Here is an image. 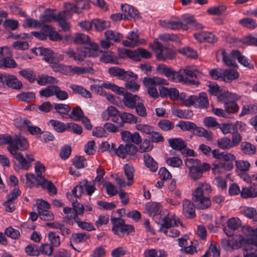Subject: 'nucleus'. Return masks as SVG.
Returning a JSON list of instances; mask_svg holds the SVG:
<instances>
[{
    "label": "nucleus",
    "mask_w": 257,
    "mask_h": 257,
    "mask_svg": "<svg viewBox=\"0 0 257 257\" xmlns=\"http://www.w3.org/2000/svg\"><path fill=\"white\" fill-rule=\"evenodd\" d=\"M211 192L210 185L206 182L199 183L192 192L193 201L199 209H205L209 207L211 202L209 195Z\"/></svg>",
    "instance_id": "obj_1"
},
{
    "label": "nucleus",
    "mask_w": 257,
    "mask_h": 257,
    "mask_svg": "<svg viewBox=\"0 0 257 257\" xmlns=\"http://www.w3.org/2000/svg\"><path fill=\"white\" fill-rule=\"evenodd\" d=\"M242 230L246 236L243 240V257H257V228L245 226Z\"/></svg>",
    "instance_id": "obj_2"
},
{
    "label": "nucleus",
    "mask_w": 257,
    "mask_h": 257,
    "mask_svg": "<svg viewBox=\"0 0 257 257\" xmlns=\"http://www.w3.org/2000/svg\"><path fill=\"white\" fill-rule=\"evenodd\" d=\"M90 48L85 46L78 47L76 50L69 48L65 50V53L69 58L77 62H82L87 56L95 57L98 55L99 46L95 43L89 44Z\"/></svg>",
    "instance_id": "obj_3"
},
{
    "label": "nucleus",
    "mask_w": 257,
    "mask_h": 257,
    "mask_svg": "<svg viewBox=\"0 0 257 257\" xmlns=\"http://www.w3.org/2000/svg\"><path fill=\"white\" fill-rule=\"evenodd\" d=\"M28 147L29 143L27 140L22 136H16L14 138L12 144L8 147L9 152L18 161L21 168L26 170H27L29 167L26 161V158L21 153H17V151L18 150L24 151Z\"/></svg>",
    "instance_id": "obj_4"
},
{
    "label": "nucleus",
    "mask_w": 257,
    "mask_h": 257,
    "mask_svg": "<svg viewBox=\"0 0 257 257\" xmlns=\"http://www.w3.org/2000/svg\"><path fill=\"white\" fill-rule=\"evenodd\" d=\"M201 73L196 69L193 70L188 68H182L177 71L176 82H181L186 85L198 84V78Z\"/></svg>",
    "instance_id": "obj_5"
},
{
    "label": "nucleus",
    "mask_w": 257,
    "mask_h": 257,
    "mask_svg": "<svg viewBox=\"0 0 257 257\" xmlns=\"http://www.w3.org/2000/svg\"><path fill=\"white\" fill-rule=\"evenodd\" d=\"M35 170L38 175L39 184L43 189H47L50 194L55 195L57 194V188L51 181L46 180L42 174L45 171V166L39 161L35 163Z\"/></svg>",
    "instance_id": "obj_6"
},
{
    "label": "nucleus",
    "mask_w": 257,
    "mask_h": 257,
    "mask_svg": "<svg viewBox=\"0 0 257 257\" xmlns=\"http://www.w3.org/2000/svg\"><path fill=\"white\" fill-rule=\"evenodd\" d=\"M15 126L21 130H26L32 135H37L42 133V130L38 126L34 125L29 120L18 117L14 120Z\"/></svg>",
    "instance_id": "obj_7"
},
{
    "label": "nucleus",
    "mask_w": 257,
    "mask_h": 257,
    "mask_svg": "<svg viewBox=\"0 0 257 257\" xmlns=\"http://www.w3.org/2000/svg\"><path fill=\"white\" fill-rule=\"evenodd\" d=\"M187 105H193L195 107L202 108H206L209 106V102L207 94L204 92H201L199 95H192L185 100Z\"/></svg>",
    "instance_id": "obj_8"
},
{
    "label": "nucleus",
    "mask_w": 257,
    "mask_h": 257,
    "mask_svg": "<svg viewBox=\"0 0 257 257\" xmlns=\"http://www.w3.org/2000/svg\"><path fill=\"white\" fill-rule=\"evenodd\" d=\"M162 220L163 223L161 225L159 231L178 226V224L180 223L178 218L167 210L165 211Z\"/></svg>",
    "instance_id": "obj_9"
},
{
    "label": "nucleus",
    "mask_w": 257,
    "mask_h": 257,
    "mask_svg": "<svg viewBox=\"0 0 257 257\" xmlns=\"http://www.w3.org/2000/svg\"><path fill=\"white\" fill-rule=\"evenodd\" d=\"M138 148L133 144H121L116 149L115 153L120 158H125L127 155L130 156L134 155L137 152Z\"/></svg>",
    "instance_id": "obj_10"
},
{
    "label": "nucleus",
    "mask_w": 257,
    "mask_h": 257,
    "mask_svg": "<svg viewBox=\"0 0 257 257\" xmlns=\"http://www.w3.org/2000/svg\"><path fill=\"white\" fill-rule=\"evenodd\" d=\"M233 168V165L232 162H222L217 160L213 164L212 170L213 174L217 175L224 174L226 171H230Z\"/></svg>",
    "instance_id": "obj_11"
},
{
    "label": "nucleus",
    "mask_w": 257,
    "mask_h": 257,
    "mask_svg": "<svg viewBox=\"0 0 257 257\" xmlns=\"http://www.w3.org/2000/svg\"><path fill=\"white\" fill-rule=\"evenodd\" d=\"M193 35L195 39L200 42L214 43L217 41V37L213 34L206 31L195 33Z\"/></svg>",
    "instance_id": "obj_12"
},
{
    "label": "nucleus",
    "mask_w": 257,
    "mask_h": 257,
    "mask_svg": "<svg viewBox=\"0 0 257 257\" xmlns=\"http://www.w3.org/2000/svg\"><path fill=\"white\" fill-rule=\"evenodd\" d=\"M182 213L188 218L195 217V208L193 203L187 199H184L182 202Z\"/></svg>",
    "instance_id": "obj_13"
},
{
    "label": "nucleus",
    "mask_w": 257,
    "mask_h": 257,
    "mask_svg": "<svg viewBox=\"0 0 257 257\" xmlns=\"http://www.w3.org/2000/svg\"><path fill=\"white\" fill-rule=\"evenodd\" d=\"M160 25L164 28L171 30H179L180 29L187 30L188 27L186 25L184 24L181 21H175L172 20H161L159 21Z\"/></svg>",
    "instance_id": "obj_14"
},
{
    "label": "nucleus",
    "mask_w": 257,
    "mask_h": 257,
    "mask_svg": "<svg viewBox=\"0 0 257 257\" xmlns=\"http://www.w3.org/2000/svg\"><path fill=\"white\" fill-rule=\"evenodd\" d=\"M121 11L123 13V19L131 20L136 19L139 17V13L137 9L127 4L121 5Z\"/></svg>",
    "instance_id": "obj_15"
},
{
    "label": "nucleus",
    "mask_w": 257,
    "mask_h": 257,
    "mask_svg": "<svg viewBox=\"0 0 257 257\" xmlns=\"http://www.w3.org/2000/svg\"><path fill=\"white\" fill-rule=\"evenodd\" d=\"M141 101L140 97L135 94L126 92L123 95L122 102L124 105L129 108H135L136 105Z\"/></svg>",
    "instance_id": "obj_16"
},
{
    "label": "nucleus",
    "mask_w": 257,
    "mask_h": 257,
    "mask_svg": "<svg viewBox=\"0 0 257 257\" xmlns=\"http://www.w3.org/2000/svg\"><path fill=\"white\" fill-rule=\"evenodd\" d=\"M212 156L219 160H223L226 163L230 162L235 160V156L231 153L227 152H220L218 150L215 149L212 151Z\"/></svg>",
    "instance_id": "obj_17"
},
{
    "label": "nucleus",
    "mask_w": 257,
    "mask_h": 257,
    "mask_svg": "<svg viewBox=\"0 0 257 257\" xmlns=\"http://www.w3.org/2000/svg\"><path fill=\"white\" fill-rule=\"evenodd\" d=\"M241 225V222L239 218L233 217L229 219L227 226L224 227V231L229 236L233 235V231L238 228Z\"/></svg>",
    "instance_id": "obj_18"
},
{
    "label": "nucleus",
    "mask_w": 257,
    "mask_h": 257,
    "mask_svg": "<svg viewBox=\"0 0 257 257\" xmlns=\"http://www.w3.org/2000/svg\"><path fill=\"white\" fill-rule=\"evenodd\" d=\"M257 196V184L252 183L248 187H242L241 197L243 199L255 198Z\"/></svg>",
    "instance_id": "obj_19"
},
{
    "label": "nucleus",
    "mask_w": 257,
    "mask_h": 257,
    "mask_svg": "<svg viewBox=\"0 0 257 257\" xmlns=\"http://www.w3.org/2000/svg\"><path fill=\"white\" fill-rule=\"evenodd\" d=\"M34 53L39 54L43 57V59L48 63H52L55 57L54 54L50 49L39 47L33 51Z\"/></svg>",
    "instance_id": "obj_20"
},
{
    "label": "nucleus",
    "mask_w": 257,
    "mask_h": 257,
    "mask_svg": "<svg viewBox=\"0 0 257 257\" xmlns=\"http://www.w3.org/2000/svg\"><path fill=\"white\" fill-rule=\"evenodd\" d=\"M133 75H130L127 77L126 79L124 80L126 81L125 83V87L130 91L135 92L140 88V85L138 84L136 81L137 80V75L133 72Z\"/></svg>",
    "instance_id": "obj_21"
},
{
    "label": "nucleus",
    "mask_w": 257,
    "mask_h": 257,
    "mask_svg": "<svg viewBox=\"0 0 257 257\" xmlns=\"http://www.w3.org/2000/svg\"><path fill=\"white\" fill-rule=\"evenodd\" d=\"M64 11L58 14V19H69L72 16L73 13H75V7L74 4L67 3L64 5Z\"/></svg>",
    "instance_id": "obj_22"
},
{
    "label": "nucleus",
    "mask_w": 257,
    "mask_h": 257,
    "mask_svg": "<svg viewBox=\"0 0 257 257\" xmlns=\"http://www.w3.org/2000/svg\"><path fill=\"white\" fill-rule=\"evenodd\" d=\"M109 73L113 76L117 77L119 79L124 80L127 78L129 75H133V72L125 71L123 69H121L118 67H112L108 69Z\"/></svg>",
    "instance_id": "obj_23"
},
{
    "label": "nucleus",
    "mask_w": 257,
    "mask_h": 257,
    "mask_svg": "<svg viewBox=\"0 0 257 257\" xmlns=\"http://www.w3.org/2000/svg\"><path fill=\"white\" fill-rule=\"evenodd\" d=\"M231 54L234 58L238 60L240 64L249 69L253 68V65L250 64L248 58L242 55L239 51L233 50L231 52Z\"/></svg>",
    "instance_id": "obj_24"
},
{
    "label": "nucleus",
    "mask_w": 257,
    "mask_h": 257,
    "mask_svg": "<svg viewBox=\"0 0 257 257\" xmlns=\"http://www.w3.org/2000/svg\"><path fill=\"white\" fill-rule=\"evenodd\" d=\"M143 83L145 85L149 86L150 85L156 86L157 85H168L169 84L167 80L159 77H145L144 79Z\"/></svg>",
    "instance_id": "obj_25"
},
{
    "label": "nucleus",
    "mask_w": 257,
    "mask_h": 257,
    "mask_svg": "<svg viewBox=\"0 0 257 257\" xmlns=\"http://www.w3.org/2000/svg\"><path fill=\"white\" fill-rule=\"evenodd\" d=\"M101 87L110 89L111 90L117 92L118 94H122L124 92V89L123 87H119L114 83H104L101 84V86L96 85L91 86V90H94L95 91L96 90L98 91L99 89L101 88Z\"/></svg>",
    "instance_id": "obj_26"
},
{
    "label": "nucleus",
    "mask_w": 257,
    "mask_h": 257,
    "mask_svg": "<svg viewBox=\"0 0 257 257\" xmlns=\"http://www.w3.org/2000/svg\"><path fill=\"white\" fill-rule=\"evenodd\" d=\"M63 212L65 214L64 219L65 222L69 224H73L74 222L76 223L77 219H79L75 214V211L72 208L65 207L63 208Z\"/></svg>",
    "instance_id": "obj_27"
},
{
    "label": "nucleus",
    "mask_w": 257,
    "mask_h": 257,
    "mask_svg": "<svg viewBox=\"0 0 257 257\" xmlns=\"http://www.w3.org/2000/svg\"><path fill=\"white\" fill-rule=\"evenodd\" d=\"M6 48L0 47V58L3 56V51ZM17 66L14 59L10 58H5L0 60V68H15Z\"/></svg>",
    "instance_id": "obj_28"
},
{
    "label": "nucleus",
    "mask_w": 257,
    "mask_h": 257,
    "mask_svg": "<svg viewBox=\"0 0 257 257\" xmlns=\"http://www.w3.org/2000/svg\"><path fill=\"white\" fill-rule=\"evenodd\" d=\"M128 40H124L122 42L124 46L126 47H134L139 44V35L137 32L132 31L129 32L127 37Z\"/></svg>",
    "instance_id": "obj_29"
},
{
    "label": "nucleus",
    "mask_w": 257,
    "mask_h": 257,
    "mask_svg": "<svg viewBox=\"0 0 257 257\" xmlns=\"http://www.w3.org/2000/svg\"><path fill=\"white\" fill-rule=\"evenodd\" d=\"M118 116L122 120L120 126H122L124 123H136L138 122V117L131 113L119 112L118 113Z\"/></svg>",
    "instance_id": "obj_30"
},
{
    "label": "nucleus",
    "mask_w": 257,
    "mask_h": 257,
    "mask_svg": "<svg viewBox=\"0 0 257 257\" xmlns=\"http://www.w3.org/2000/svg\"><path fill=\"white\" fill-rule=\"evenodd\" d=\"M119 111L117 108L113 106H108L101 113V118L104 121H107L113 116H118Z\"/></svg>",
    "instance_id": "obj_31"
},
{
    "label": "nucleus",
    "mask_w": 257,
    "mask_h": 257,
    "mask_svg": "<svg viewBox=\"0 0 257 257\" xmlns=\"http://www.w3.org/2000/svg\"><path fill=\"white\" fill-rule=\"evenodd\" d=\"M146 210L150 216H155L161 212V206L156 202H149L146 205Z\"/></svg>",
    "instance_id": "obj_32"
},
{
    "label": "nucleus",
    "mask_w": 257,
    "mask_h": 257,
    "mask_svg": "<svg viewBox=\"0 0 257 257\" xmlns=\"http://www.w3.org/2000/svg\"><path fill=\"white\" fill-rule=\"evenodd\" d=\"M67 198L72 201L73 210L75 211V214L78 216V215H82L84 210V207L82 204L79 203L77 202V199H74L72 197V195H71L69 193H67Z\"/></svg>",
    "instance_id": "obj_33"
},
{
    "label": "nucleus",
    "mask_w": 257,
    "mask_h": 257,
    "mask_svg": "<svg viewBox=\"0 0 257 257\" xmlns=\"http://www.w3.org/2000/svg\"><path fill=\"white\" fill-rule=\"evenodd\" d=\"M65 70L70 75L74 74L80 75L89 72L88 68L78 66L73 67L72 65L66 66L65 67Z\"/></svg>",
    "instance_id": "obj_34"
},
{
    "label": "nucleus",
    "mask_w": 257,
    "mask_h": 257,
    "mask_svg": "<svg viewBox=\"0 0 257 257\" xmlns=\"http://www.w3.org/2000/svg\"><path fill=\"white\" fill-rule=\"evenodd\" d=\"M37 83L40 85H46L48 84H54L57 82L56 79L52 76L47 75H39L36 80Z\"/></svg>",
    "instance_id": "obj_35"
},
{
    "label": "nucleus",
    "mask_w": 257,
    "mask_h": 257,
    "mask_svg": "<svg viewBox=\"0 0 257 257\" xmlns=\"http://www.w3.org/2000/svg\"><path fill=\"white\" fill-rule=\"evenodd\" d=\"M239 76L238 72L233 69H227L223 70V81L230 82L237 79Z\"/></svg>",
    "instance_id": "obj_36"
},
{
    "label": "nucleus",
    "mask_w": 257,
    "mask_h": 257,
    "mask_svg": "<svg viewBox=\"0 0 257 257\" xmlns=\"http://www.w3.org/2000/svg\"><path fill=\"white\" fill-rule=\"evenodd\" d=\"M124 174L127 178L128 182L127 185L130 186L133 184L134 176L135 170L132 165L126 164L123 166Z\"/></svg>",
    "instance_id": "obj_37"
},
{
    "label": "nucleus",
    "mask_w": 257,
    "mask_h": 257,
    "mask_svg": "<svg viewBox=\"0 0 257 257\" xmlns=\"http://www.w3.org/2000/svg\"><path fill=\"white\" fill-rule=\"evenodd\" d=\"M6 84L9 87L18 89L22 87V82L14 75L8 74Z\"/></svg>",
    "instance_id": "obj_38"
},
{
    "label": "nucleus",
    "mask_w": 257,
    "mask_h": 257,
    "mask_svg": "<svg viewBox=\"0 0 257 257\" xmlns=\"http://www.w3.org/2000/svg\"><path fill=\"white\" fill-rule=\"evenodd\" d=\"M49 124L58 133H62L67 131V123H64L57 120L51 119L49 121Z\"/></svg>",
    "instance_id": "obj_39"
},
{
    "label": "nucleus",
    "mask_w": 257,
    "mask_h": 257,
    "mask_svg": "<svg viewBox=\"0 0 257 257\" xmlns=\"http://www.w3.org/2000/svg\"><path fill=\"white\" fill-rule=\"evenodd\" d=\"M168 142L170 146L175 150L180 151L186 146L185 141L180 138L170 139Z\"/></svg>",
    "instance_id": "obj_40"
},
{
    "label": "nucleus",
    "mask_w": 257,
    "mask_h": 257,
    "mask_svg": "<svg viewBox=\"0 0 257 257\" xmlns=\"http://www.w3.org/2000/svg\"><path fill=\"white\" fill-rule=\"evenodd\" d=\"M105 36L107 40L114 42H119L122 39L123 36L119 32L112 30H108L105 32Z\"/></svg>",
    "instance_id": "obj_41"
},
{
    "label": "nucleus",
    "mask_w": 257,
    "mask_h": 257,
    "mask_svg": "<svg viewBox=\"0 0 257 257\" xmlns=\"http://www.w3.org/2000/svg\"><path fill=\"white\" fill-rule=\"evenodd\" d=\"M144 160L145 165L149 168L153 172H156L158 168L157 163L149 154L144 155Z\"/></svg>",
    "instance_id": "obj_42"
},
{
    "label": "nucleus",
    "mask_w": 257,
    "mask_h": 257,
    "mask_svg": "<svg viewBox=\"0 0 257 257\" xmlns=\"http://www.w3.org/2000/svg\"><path fill=\"white\" fill-rule=\"evenodd\" d=\"M73 42L76 44H87V46L86 47H89V44L92 43L89 40V37L84 34L78 33L76 35L75 37L73 39Z\"/></svg>",
    "instance_id": "obj_43"
},
{
    "label": "nucleus",
    "mask_w": 257,
    "mask_h": 257,
    "mask_svg": "<svg viewBox=\"0 0 257 257\" xmlns=\"http://www.w3.org/2000/svg\"><path fill=\"white\" fill-rule=\"evenodd\" d=\"M111 222L113 224L112 231L114 234L118 235V231H120L124 223V220L121 218L111 217Z\"/></svg>",
    "instance_id": "obj_44"
},
{
    "label": "nucleus",
    "mask_w": 257,
    "mask_h": 257,
    "mask_svg": "<svg viewBox=\"0 0 257 257\" xmlns=\"http://www.w3.org/2000/svg\"><path fill=\"white\" fill-rule=\"evenodd\" d=\"M56 18L57 16L55 15L54 11L50 9L45 10L40 17L43 23L50 22L52 20L56 21Z\"/></svg>",
    "instance_id": "obj_45"
},
{
    "label": "nucleus",
    "mask_w": 257,
    "mask_h": 257,
    "mask_svg": "<svg viewBox=\"0 0 257 257\" xmlns=\"http://www.w3.org/2000/svg\"><path fill=\"white\" fill-rule=\"evenodd\" d=\"M235 167L237 173L247 172L249 170L250 164L247 161L239 160L235 161Z\"/></svg>",
    "instance_id": "obj_46"
},
{
    "label": "nucleus",
    "mask_w": 257,
    "mask_h": 257,
    "mask_svg": "<svg viewBox=\"0 0 257 257\" xmlns=\"http://www.w3.org/2000/svg\"><path fill=\"white\" fill-rule=\"evenodd\" d=\"M174 57V54L172 51L165 47L160 54L156 55V58L157 60L159 61H165L167 59H172Z\"/></svg>",
    "instance_id": "obj_47"
},
{
    "label": "nucleus",
    "mask_w": 257,
    "mask_h": 257,
    "mask_svg": "<svg viewBox=\"0 0 257 257\" xmlns=\"http://www.w3.org/2000/svg\"><path fill=\"white\" fill-rule=\"evenodd\" d=\"M70 87L74 91L81 95L83 97L86 98H91L92 97L91 93L81 86L72 84L70 86Z\"/></svg>",
    "instance_id": "obj_48"
},
{
    "label": "nucleus",
    "mask_w": 257,
    "mask_h": 257,
    "mask_svg": "<svg viewBox=\"0 0 257 257\" xmlns=\"http://www.w3.org/2000/svg\"><path fill=\"white\" fill-rule=\"evenodd\" d=\"M221 53L222 56V60L226 65L233 67L237 66V64L235 62L236 59L234 58L231 54L228 56L224 50L221 51Z\"/></svg>",
    "instance_id": "obj_49"
},
{
    "label": "nucleus",
    "mask_w": 257,
    "mask_h": 257,
    "mask_svg": "<svg viewBox=\"0 0 257 257\" xmlns=\"http://www.w3.org/2000/svg\"><path fill=\"white\" fill-rule=\"evenodd\" d=\"M218 147L223 150H229L232 147L231 140L227 137H223L217 141Z\"/></svg>",
    "instance_id": "obj_50"
},
{
    "label": "nucleus",
    "mask_w": 257,
    "mask_h": 257,
    "mask_svg": "<svg viewBox=\"0 0 257 257\" xmlns=\"http://www.w3.org/2000/svg\"><path fill=\"white\" fill-rule=\"evenodd\" d=\"M84 116L83 111L79 106L73 108L69 115V117L75 121L80 120Z\"/></svg>",
    "instance_id": "obj_51"
},
{
    "label": "nucleus",
    "mask_w": 257,
    "mask_h": 257,
    "mask_svg": "<svg viewBox=\"0 0 257 257\" xmlns=\"http://www.w3.org/2000/svg\"><path fill=\"white\" fill-rule=\"evenodd\" d=\"M92 24L93 26H94L96 30L98 31H103L109 28L110 26V23L109 21L99 20H93Z\"/></svg>",
    "instance_id": "obj_52"
},
{
    "label": "nucleus",
    "mask_w": 257,
    "mask_h": 257,
    "mask_svg": "<svg viewBox=\"0 0 257 257\" xmlns=\"http://www.w3.org/2000/svg\"><path fill=\"white\" fill-rule=\"evenodd\" d=\"M75 7V13L79 14L83 10L89 9V4L86 0H74Z\"/></svg>",
    "instance_id": "obj_53"
},
{
    "label": "nucleus",
    "mask_w": 257,
    "mask_h": 257,
    "mask_svg": "<svg viewBox=\"0 0 257 257\" xmlns=\"http://www.w3.org/2000/svg\"><path fill=\"white\" fill-rule=\"evenodd\" d=\"M89 237L90 235L87 233H73L71 235V239L74 242L78 243L85 241Z\"/></svg>",
    "instance_id": "obj_54"
},
{
    "label": "nucleus",
    "mask_w": 257,
    "mask_h": 257,
    "mask_svg": "<svg viewBox=\"0 0 257 257\" xmlns=\"http://www.w3.org/2000/svg\"><path fill=\"white\" fill-rule=\"evenodd\" d=\"M167 253L163 250H156L151 249L146 250L145 252V257H166Z\"/></svg>",
    "instance_id": "obj_55"
},
{
    "label": "nucleus",
    "mask_w": 257,
    "mask_h": 257,
    "mask_svg": "<svg viewBox=\"0 0 257 257\" xmlns=\"http://www.w3.org/2000/svg\"><path fill=\"white\" fill-rule=\"evenodd\" d=\"M239 24L242 26L249 29H254L257 27V24L255 21L249 18H245L239 21Z\"/></svg>",
    "instance_id": "obj_56"
},
{
    "label": "nucleus",
    "mask_w": 257,
    "mask_h": 257,
    "mask_svg": "<svg viewBox=\"0 0 257 257\" xmlns=\"http://www.w3.org/2000/svg\"><path fill=\"white\" fill-rule=\"evenodd\" d=\"M56 88H57V85H50L47 86L40 91L39 94L40 96L45 97L55 95Z\"/></svg>",
    "instance_id": "obj_57"
},
{
    "label": "nucleus",
    "mask_w": 257,
    "mask_h": 257,
    "mask_svg": "<svg viewBox=\"0 0 257 257\" xmlns=\"http://www.w3.org/2000/svg\"><path fill=\"white\" fill-rule=\"evenodd\" d=\"M183 131H193L196 128V125L191 121H180L177 124Z\"/></svg>",
    "instance_id": "obj_58"
},
{
    "label": "nucleus",
    "mask_w": 257,
    "mask_h": 257,
    "mask_svg": "<svg viewBox=\"0 0 257 257\" xmlns=\"http://www.w3.org/2000/svg\"><path fill=\"white\" fill-rule=\"evenodd\" d=\"M19 73L25 78L28 79L30 82H33L36 80L35 73L29 69H22Z\"/></svg>",
    "instance_id": "obj_59"
},
{
    "label": "nucleus",
    "mask_w": 257,
    "mask_h": 257,
    "mask_svg": "<svg viewBox=\"0 0 257 257\" xmlns=\"http://www.w3.org/2000/svg\"><path fill=\"white\" fill-rule=\"evenodd\" d=\"M240 147L241 151L245 154L252 155L255 152V147L249 143L242 142Z\"/></svg>",
    "instance_id": "obj_60"
},
{
    "label": "nucleus",
    "mask_w": 257,
    "mask_h": 257,
    "mask_svg": "<svg viewBox=\"0 0 257 257\" xmlns=\"http://www.w3.org/2000/svg\"><path fill=\"white\" fill-rule=\"evenodd\" d=\"M17 98L20 101L29 102L35 98V94L32 92H23L18 94Z\"/></svg>",
    "instance_id": "obj_61"
},
{
    "label": "nucleus",
    "mask_w": 257,
    "mask_h": 257,
    "mask_svg": "<svg viewBox=\"0 0 257 257\" xmlns=\"http://www.w3.org/2000/svg\"><path fill=\"white\" fill-rule=\"evenodd\" d=\"M203 171L201 167L194 168L189 171V176L194 181L198 180L202 177Z\"/></svg>",
    "instance_id": "obj_62"
},
{
    "label": "nucleus",
    "mask_w": 257,
    "mask_h": 257,
    "mask_svg": "<svg viewBox=\"0 0 257 257\" xmlns=\"http://www.w3.org/2000/svg\"><path fill=\"white\" fill-rule=\"evenodd\" d=\"M185 164L189 169V171L201 167V162L194 158H187L185 161Z\"/></svg>",
    "instance_id": "obj_63"
},
{
    "label": "nucleus",
    "mask_w": 257,
    "mask_h": 257,
    "mask_svg": "<svg viewBox=\"0 0 257 257\" xmlns=\"http://www.w3.org/2000/svg\"><path fill=\"white\" fill-rule=\"evenodd\" d=\"M185 164L189 169V171L201 167V162L194 158H187L185 161Z\"/></svg>",
    "instance_id": "obj_64"
}]
</instances>
